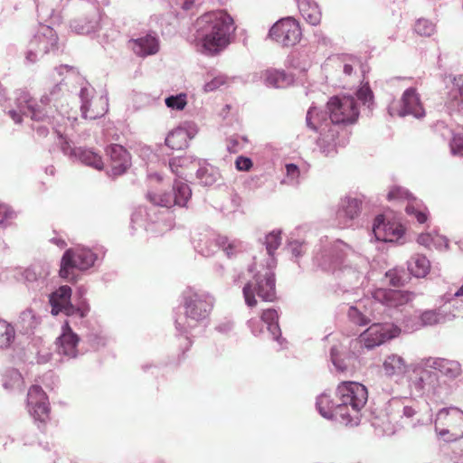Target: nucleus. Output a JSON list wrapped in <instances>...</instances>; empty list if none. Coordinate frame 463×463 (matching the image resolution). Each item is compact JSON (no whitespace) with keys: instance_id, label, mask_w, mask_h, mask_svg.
<instances>
[{"instance_id":"obj_1","label":"nucleus","mask_w":463,"mask_h":463,"mask_svg":"<svg viewBox=\"0 0 463 463\" xmlns=\"http://www.w3.org/2000/svg\"><path fill=\"white\" fill-rule=\"evenodd\" d=\"M313 262L326 272H338L344 287L352 288L363 284L369 261L364 256L354 251L342 241H330L327 237L320 239L316 246Z\"/></svg>"},{"instance_id":"obj_2","label":"nucleus","mask_w":463,"mask_h":463,"mask_svg":"<svg viewBox=\"0 0 463 463\" xmlns=\"http://www.w3.org/2000/svg\"><path fill=\"white\" fill-rule=\"evenodd\" d=\"M368 400L366 387L357 382H343L335 391V398L324 392L317 398L319 414L327 420H335L345 426L360 423L361 410Z\"/></svg>"},{"instance_id":"obj_3","label":"nucleus","mask_w":463,"mask_h":463,"mask_svg":"<svg viewBox=\"0 0 463 463\" xmlns=\"http://www.w3.org/2000/svg\"><path fill=\"white\" fill-rule=\"evenodd\" d=\"M281 232L272 231L264 237L263 244L266 247L268 259L266 266L256 270V264L250 265L249 273L252 274V279L249 280L242 288L245 303L248 307H254L257 304L255 295L264 301L271 302L276 298V280L273 269L277 261L274 257L275 250L281 244Z\"/></svg>"},{"instance_id":"obj_4","label":"nucleus","mask_w":463,"mask_h":463,"mask_svg":"<svg viewBox=\"0 0 463 463\" xmlns=\"http://www.w3.org/2000/svg\"><path fill=\"white\" fill-rule=\"evenodd\" d=\"M195 38L201 43V52L214 55L225 49L234 32L233 19L223 10L209 12L200 16L195 24Z\"/></svg>"},{"instance_id":"obj_5","label":"nucleus","mask_w":463,"mask_h":463,"mask_svg":"<svg viewBox=\"0 0 463 463\" xmlns=\"http://www.w3.org/2000/svg\"><path fill=\"white\" fill-rule=\"evenodd\" d=\"M214 303V297L206 290L188 287L183 291L182 307L184 314L175 318V326L176 332L184 335L189 344L192 331L207 321Z\"/></svg>"},{"instance_id":"obj_6","label":"nucleus","mask_w":463,"mask_h":463,"mask_svg":"<svg viewBox=\"0 0 463 463\" xmlns=\"http://www.w3.org/2000/svg\"><path fill=\"white\" fill-rule=\"evenodd\" d=\"M192 196V190L189 185L181 180H175L173 184L172 190L165 193H148L147 198L152 203L148 208L140 206L131 215V227H144L149 231V223H156L160 220L161 213L157 209L158 206L166 209L177 205L180 207L186 206Z\"/></svg>"},{"instance_id":"obj_7","label":"nucleus","mask_w":463,"mask_h":463,"mask_svg":"<svg viewBox=\"0 0 463 463\" xmlns=\"http://www.w3.org/2000/svg\"><path fill=\"white\" fill-rule=\"evenodd\" d=\"M63 79L43 95L40 102H36L30 94L21 91L15 99V108L10 109L7 113L16 123H21L23 117H29L35 121H47L52 123L55 118L54 113L58 111V98L61 91Z\"/></svg>"},{"instance_id":"obj_8","label":"nucleus","mask_w":463,"mask_h":463,"mask_svg":"<svg viewBox=\"0 0 463 463\" xmlns=\"http://www.w3.org/2000/svg\"><path fill=\"white\" fill-rule=\"evenodd\" d=\"M315 121L339 129L341 126L354 123L359 117L356 100L352 96H333L326 103V110L315 106Z\"/></svg>"},{"instance_id":"obj_9","label":"nucleus","mask_w":463,"mask_h":463,"mask_svg":"<svg viewBox=\"0 0 463 463\" xmlns=\"http://www.w3.org/2000/svg\"><path fill=\"white\" fill-rule=\"evenodd\" d=\"M434 422L437 435L446 441L455 440L463 437V411L457 407H445L436 414L433 419L431 410L429 409L426 417H420L412 426L428 425Z\"/></svg>"},{"instance_id":"obj_10","label":"nucleus","mask_w":463,"mask_h":463,"mask_svg":"<svg viewBox=\"0 0 463 463\" xmlns=\"http://www.w3.org/2000/svg\"><path fill=\"white\" fill-rule=\"evenodd\" d=\"M102 248L90 249L85 246H77L64 251L61 260L59 274L68 281H76L74 269L85 271L99 263L104 257Z\"/></svg>"},{"instance_id":"obj_11","label":"nucleus","mask_w":463,"mask_h":463,"mask_svg":"<svg viewBox=\"0 0 463 463\" xmlns=\"http://www.w3.org/2000/svg\"><path fill=\"white\" fill-rule=\"evenodd\" d=\"M409 386L417 395L438 399L447 397L452 391V386L447 382H441L437 373L424 364V360L414 367Z\"/></svg>"},{"instance_id":"obj_12","label":"nucleus","mask_w":463,"mask_h":463,"mask_svg":"<svg viewBox=\"0 0 463 463\" xmlns=\"http://www.w3.org/2000/svg\"><path fill=\"white\" fill-rule=\"evenodd\" d=\"M60 50L57 33L50 24H43L28 43L24 56L25 64H34L45 55H56Z\"/></svg>"},{"instance_id":"obj_13","label":"nucleus","mask_w":463,"mask_h":463,"mask_svg":"<svg viewBox=\"0 0 463 463\" xmlns=\"http://www.w3.org/2000/svg\"><path fill=\"white\" fill-rule=\"evenodd\" d=\"M51 314H63L68 317L82 319L88 316L90 307L87 299L80 298L76 304L71 303V288L64 285L49 295Z\"/></svg>"},{"instance_id":"obj_14","label":"nucleus","mask_w":463,"mask_h":463,"mask_svg":"<svg viewBox=\"0 0 463 463\" xmlns=\"http://www.w3.org/2000/svg\"><path fill=\"white\" fill-rule=\"evenodd\" d=\"M372 323L357 339L352 342V348L372 350L400 334V328L393 324L374 321Z\"/></svg>"},{"instance_id":"obj_15","label":"nucleus","mask_w":463,"mask_h":463,"mask_svg":"<svg viewBox=\"0 0 463 463\" xmlns=\"http://www.w3.org/2000/svg\"><path fill=\"white\" fill-rule=\"evenodd\" d=\"M315 112L314 109H308L306 117L307 126L311 130L319 133L317 145L320 151L326 156H333L337 152V146L344 145V142L340 141L339 129L315 121Z\"/></svg>"},{"instance_id":"obj_16","label":"nucleus","mask_w":463,"mask_h":463,"mask_svg":"<svg viewBox=\"0 0 463 463\" xmlns=\"http://www.w3.org/2000/svg\"><path fill=\"white\" fill-rule=\"evenodd\" d=\"M445 108L454 119L463 118V74H449L444 78Z\"/></svg>"},{"instance_id":"obj_17","label":"nucleus","mask_w":463,"mask_h":463,"mask_svg":"<svg viewBox=\"0 0 463 463\" xmlns=\"http://www.w3.org/2000/svg\"><path fill=\"white\" fill-rule=\"evenodd\" d=\"M388 113L392 117L411 116L416 119H421L426 115L420 95L416 89L411 87L404 90L399 102H392L388 106Z\"/></svg>"},{"instance_id":"obj_18","label":"nucleus","mask_w":463,"mask_h":463,"mask_svg":"<svg viewBox=\"0 0 463 463\" xmlns=\"http://www.w3.org/2000/svg\"><path fill=\"white\" fill-rule=\"evenodd\" d=\"M279 317L278 311L275 308H268L263 310L260 320L250 319L248 326L255 336H260L263 333L262 326L265 325L270 338L277 342L280 348H284L287 341L281 335Z\"/></svg>"},{"instance_id":"obj_19","label":"nucleus","mask_w":463,"mask_h":463,"mask_svg":"<svg viewBox=\"0 0 463 463\" xmlns=\"http://www.w3.org/2000/svg\"><path fill=\"white\" fill-rule=\"evenodd\" d=\"M269 36L283 46H293L301 37L298 23L293 17L279 20L269 30Z\"/></svg>"},{"instance_id":"obj_20","label":"nucleus","mask_w":463,"mask_h":463,"mask_svg":"<svg viewBox=\"0 0 463 463\" xmlns=\"http://www.w3.org/2000/svg\"><path fill=\"white\" fill-rule=\"evenodd\" d=\"M378 309L375 299L373 297H365L349 306L347 317L353 324L365 326L375 320V312Z\"/></svg>"},{"instance_id":"obj_21","label":"nucleus","mask_w":463,"mask_h":463,"mask_svg":"<svg viewBox=\"0 0 463 463\" xmlns=\"http://www.w3.org/2000/svg\"><path fill=\"white\" fill-rule=\"evenodd\" d=\"M106 156L109 158V169L107 175L109 177L116 178L123 175L132 165L130 153L121 145L110 144L105 149Z\"/></svg>"},{"instance_id":"obj_22","label":"nucleus","mask_w":463,"mask_h":463,"mask_svg":"<svg viewBox=\"0 0 463 463\" xmlns=\"http://www.w3.org/2000/svg\"><path fill=\"white\" fill-rule=\"evenodd\" d=\"M95 94V90L90 84L85 83L80 87L79 98L80 99V113L85 119H96L103 117L109 110V99L107 95H101L96 99L99 109H90V103Z\"/></svg>"},{"instance_id":"obj_23","label":"nucleus","mask_w":463,"mask_h":463,"mask_svg":"<svg viewBox=\"0 0 463 463\" xmlns=\"http://www.w3.org/2000/svg\"><path fill=\"white\" fill-rule=\"evenodd\" d=\"M388 201L408 200L405 212L414 217L419 223H424L428 219V213L423 203L412 197L411 194L404 187L394 185L387 194Z\"/></svg>"},{"instance_id":"obj_24","label":"nucleus","mask_w":463,"mask_h":463,"mask_svg":"<svg viewBox=\"0 0 463 463\" xmlns=\"http://www.w3.org/2000/svg\"><path fill=\"white\" fill-rule=\"evenodd\" d=\"M27 407L30 415L40 423L49 420L50 404L48 397L41 386H32L27 393Z\"/></svg>"},{"instance_id":"obj_25","label":"nucleus","mask_w":463,"mask_h":463,"mask_svg":"<svg viewBox=\"0 0 463 463\" xmlns=\"http://www.w3.org/2000/svg\"><path fill=\"white\" fill-rule=\"evenodd\" d=\"M80 343V336L74 333L66 321L61 326V333L56 338L55 345L58 354L62 356L63 359L70 360L75 359L84 354L78 348Z\"/></svg>"},{"instance_id":"obj_26","label":"nucleus","mask_w":463,"mask_h":463,"mask_svg":"<svg viewBox=\"0 0 463 463\" xmlns=\"http://www.w3.org/2000/svg\"><path fill=\"white\" fill-rule=\"evenodd\" d=\"M424 364L436 372L441 382H447L450 385L462 374L461 364L456 360L429 357L424 360Z\"/></svg>"},{"instance_id":"obj_27","label":"nucleus","mask_w":463,"mask_h":463,"mask_svg":"<svg viewBox=\"0 0 463 463\" xmlns=\"http://www.w3.org/2000/svg\"><path fill=\"white\" fill-rule=\"evenodd\" d=\"M61 149L65 156L73 161L79 160L82 164L95 169H103L104 163L101 156L92 149L72 146L67 140H61Z\"/></svg>"},{"instance_id":"obj_28","label":"nucleus","mask_w":463,"mask_h":463,"mask_svg":"<svg viewBox=\"0 0 463 463\" xmlns=\"http://www.w3.org/2000/svg\"><path fill=\"white\" fill-rule=\"evenodd\" d=\"M373 233L376 241L399 242L405 233V229L402 224L386 222L384 216L380 214L373 221Z\"/></svg>"},{"instance_id":"obj_29","label":"nucleus","mask_w":463,"mask_h":463,"mask_svg":"<svg viewBox=\"0 0 463 463\" xmlns=\"http://www.w3.org/2000/svg\"><path fill=\"white\" fill-rule=\"evenodd\" d=\"M414 294L410 291H402L389 288H377L373 292L378 308H398L408 304L413 299Z\"/></svg>"},{"instance_id":"obj_30","label":"nucleus","mask_w":463,"mask_h":463,"mask_svg":"<svg viewBox=\"0 0 463 463\" xmlns=\"http://www.w3.org/2000/svg\"><path fill=\"white\" fill-rule=\"evenodd\" d=\"M197 132L196 124L184 122L168 133L165 143L172 150H182L188 146L189 140L193 139Z\"/></svg>"},{"instance_id":"obj_31","label":"nucleus","mask_w":463,"mask_h":463,"mask_svg":"<svg viewBox=\"0 0 463 463\" xmlns=\"http://www.w3.org/2000/svg\"><path fill=\"white\" fill-rule=\"evenodd\" d=\"M362 201L358 198L346 196L341 199L338 209L335 213V220L340 228H347L351 226L360 213Z\"/></svg>"},{"instance_id":"obj_32","label":"nucleus","mask_w":463,"mask_h":463,"mask_svg":"<svg viewBox=\"0 0 463 463\" xmlns=\"http://www.w3.org/2000/svg\"><path fill=\"white\" fill-rule=\"evenodd\" d=\"M194 250L204 257L213 255L221 246L227 243V237L216 235L213 232H206L199 234L198 239H194Z\"/></svg>"},{"instance_id":"obj_33","label":"nucleus","mask_w":463,"mask_h":463,"mask_svg":"<svg viewBox=\"0 0 463 463\" xmlns=\"http://www.w3.org/2000/svg\"><path fill=\"white\" fill-rule=\"evenodd\" d=\"M460 311H458V314L451 313L448 311L446 307L424 310L419 317V326L412 328V330H417L420 326H433L439 324H444L460 316Z\"/></svg>"},{"instance_id":"obj_34","label":"nucleus","mask_w":463,"mask_h":463,"mask_svg":"<svg viewBox=\"0 0 463 463\" xmlns=\"http://www.w3.org/2000/svg\"><path fill=\"white\" fill-rule=\"evenodd\" d=\"M134 52L141 57L153 55L159 50V42L156 34L147 33L130 41Z\"/></svg>"},{"instance_id":"obj_35","label":"nucleus","mask_w":463,"mask_h":463,"mask_svg":"<svg viewBox=\"0 0 463 463\" xmlns=\"http://www.w3.org/2000/svg\"><path fill=\"white\" fill-rule=\"evenodd\" d=\"M302 17L311 25L321 22L322 13L319 5L314 0H296Z\"/></svg>"},{"instance_id":"obj_36","label":"nucleus","mask_w":463,"mask_h":463,"mask_svg":"<svg viewBox=\"0 0 463 463\" xmlns=\"http://www.w3.org/2000/svg\"><path fill=\"white\" fill-rule=\"evenodd\" d=\"M198 169L196 170V178L200 184L203 186H212L221 178L220 172L214 166L206 164L199 159Z\"/></svg>"},{"instance_id":"obj_37","label":"nucleus","mask_w":463,"mask_h":463,"mask_svg":"<svg viewBox=\"0 0 463 463\" xmlns=\"http://www.w3.org/2000/svg\"><path fill=\"white\" fill-rule=\"evenodd\" d=\"M383 368L386 376H399L407 371V363L401 355L392 354L385 357Z\"/></svg>"},{"instance_id":"obj_38","label":"nucleus","mask_w":463,"mask_h":463,"mask_svg":"<svg viewBox=\"0 0 463 463\" xmlns=\"http://www.w3.org/2000/svg\"><path fill=\"white\" fill-rule=\"evenodd\" d=\"M264 82L268 87L276 89L286 88L292 84L293 76L279 70H267L264 73Z\"/></svg>"},{"instance_id":"obj_39","label":"nucleus","mask_w":463,"mask_h":463,"mask_svg":"<svg viewBox=\"0 0 463 463\" xmlns=\"http://www.w3.org/2000/svg\"><path fill=\"white\" fill-rule=\"evenodd\" d=\"M410 273L416 278L426 277L430 269V260L422 254H415L408 261Z\"/></svg>"},{"instance_id":"obj_40","label":"nucleus","mask_w":463,"mask_h":463,"mask_svg":"<svg viewBox=\"0 0 463 463\" xmlns=\"http://www.w3.org/2000/svg\"><path fill=\"white\" fill-rule=\"evenodd\" d=\"M38 325L39 318L32 309H25L20 314L17 326L23 334L27 335L33 333Z\"/></svg>"},{"instance_id":"obj_41","label":"nucleus","mask_w":463,"mask_h":463,"mask_svg":"<svg viewBox=\"0 0 463 463\" xmlns=\"http://www.w3.org/2000/svg\"><path fill=\"white\" fill-rule=\"evenodd\" d=\"M83 343H86L89 345V348L85 351H88L89 349L98 350L100 347L105 346L106 337L100 328H93L84 335Z\"/></svg>"},{"instance_id":"obj_42","label":"nucleus","mask_w":463,"mask_h":463,"mask_svg":"<svg viewBox=\"0 0 463 463\" xmlns=\"http://www.w3.org/2000/svg\"><path fill=\"white\" fill-rule=\"evenodd\" d=\"M288 66L306 71L310 66L309 55L305 52H293L287 59Z\"/></svg>"},{"instance_id":"obj_43","label":"nucleus","mask_w":463,"mask_h":463,"mask_svg":"<svg viewBox=\"0 0 463 463\" xmlns=\"http://www.w3.org/2000/svg\"><path fill=\"white\" fill-rule=\"evenodd\" d=\"M24 379L22 374L16 369L7 370L4 375L3 386L6 390L15 391L21 390L23 387Z\"/></svg>"},{"instance_id":"obj_44","label":"nucleus","mask_w":463,"mask_h":463,"mask_svg":"<svg viewBox=\"0 0 463 463\" xmlns=\"http://www.w3.org/2000/svg\"><path fill=\"white\" fill-rule=\"evenodd\" d=\"M15 337L14 326L6 321L0 319V349L10 347Z\"/></svg>"},{"instance_id":"obj_45","label":"nucleus","mask_w":463,"mask_h":463,"mask_svg":"<svg viewBox=\"0 0 463 463\" xmlns=\"http://www.w3.org/2000/svg\"><path fill=\"white\" fill-rule=\"evenodd\" d=\"M286 176L281 180V184L290 186H298L300 184V169L294 163L285 165Z\"/></svg>"},{"instance_id":"obj_46","label":"nucleus","mask_w":463,"mask_h":463,"mask_svg":"<svg viewBox=\"0 0 463 463\" xmlns=\"http://www.w3.org/2000/svg\"><path fill=\"white\" fill-rule=\"evenodd\" d=\"M197 159L193 156H178L171 158L169 161V167L173 173L177 176L182 177L184 173L179 171V168H187L190 164H195L198 165Z\"/></svg>"},{"instance_id":"obj_47","label":"nucleus","mask_w":463,"mask_h":463,"mask_svg":"<svg viewBox=\"0 0 463 463\" xmlns=\"http://www.w3.org/2000/svg\"><path fill=\"white\" fill-rule=\"evenodd\" d=\"M388 283L393 287H401L405 284L409 276L402 268H394L385 273Z\"/></svg>"},{"instance_id":"obj_48","label":"nucleus","mask_w":463,"mask_h":463,"mask_svg":"<svg viewBox=\"0 0 463 463\" xmlns=\"http://www.w3.org/2000/svg\"><path fill=\"white\" fill-rule=\"evenodd\" d=\"M435 30L436 25L431 21L424 18L418 19L414 26L416 33L421 36L429 37L434 33Z\"/></svg>"},{"instance_id":"obj_49","label":"nucleus","mask_w":463,"mask_h":463,"mask_svg":"<svg viewBox=\"0 0 463 463\" xmlns=\"http://www.w3.org/2000/svg\"><path fill=\"white\" fill-rule=\"evenodd\" d=\"M356 97L363 105L366 106L370 109H372L373 104V95L368 83L364 84L357 90Z\"/></svg>"},{"instance_id":"obj_50","label":"nucleus","mask_w":463,"mask_h":463,"mask_svg":"<svg viewBox=\"0 0 463 463\" xmlns=\"http://www.w3.org/2000/svg\"><path fill=\"white\" fill-rule=\"evenodd\" d=\"M165 102L167 108L173 110H182L187 103L186 94L179 93L177 95H171L165 99Z\"/></svg>"},{"instance_id":"obj_51","label":"nucleus","mask_w":463,"mask_h":463,"mask_svg":"<svg viewBox=\"0 0 463 463\" xmlns=\"http://www.w3.org/2000/svg\"><path fill=\"white\" fill-rule=\"evenodd\" d=\"M47 273L38 271V267L32 266L24 271V279L29 283H37V285L43 284Z\"/></svg>"},{"instance_id":"obj_52","label":"nucleus","mask_w":463,"mask_h":463,"mask_svg":"<svg viewBox=\"0 0 463 463\" xmlns=\"http://www.w3.org/2000/svg\"><path fill=\"white\" fill-rule=\"evenodd\" d=\"M343 71L345 75L350 76L357 68H361L362 61L355 56L345 55L342 58Z\"/></svg>"},{"instance_id":"obj_53","label":"nucleus","mask_w":463,"mask_h":463,"mask_svg":"<svg viewBox=\"0 0 463 463\" xmlns=\"http://www.w3.org/2000/svg\"><path fill=\"white\" fill-rule=\"evenodd\" d=\"M330 360L336 371L344 372L347 368V364L342 358L341 351L338 346H332L330 349Z\"/></svg>"},{"instance_id":"obj_54","label":"nucleus","mask_w":463,"mask_h":463,"mask_svg":"<svg viewBox=\"0 0 463 463\" xmlns=\"http://www.w3.org/2000/svg\"><path fill=\"white\" fill-rule=\"evenodd\" d=\"M434 240L442 241L445 243L446 247L449 246V241L446 237L440 236L439 234H432L430 232L421 233L420 235H419L417 241L419 244L429 248L431 245H433Z\"/></svg>"},{"instance_id":"obj_55","label":"nucleus","mask_w":463,"mask_h":463,"mask_svg":"<svg viewBox=\"0 0 463 463\" xmlns=\"http://www.w3.org/2000/svg\"><path fill=\"white\" fill-rule=\"evenodd\" d=\"M221 249L225 252L228 258H232L236 255L237 252L243 250V244L239 240H229L227 238V243L224 246H221Z\"/></svg>"},{"instance_id":"obj_56","label":"nucleus","mask_w":463,"mask_h":463,"mask_svg":"<svg viewBox=\"0 0 463 463\" xmlns=\"http://www.w3.org/2000/svg\"><path fill=\"white\" fill-rule=\"evenodd\" d=\"M213 76V79L205 82L203 85V90L205 92L213 91L227 82V77L223 74L219 73Z\"/></svg>"},{"instance_id":"obj_57","label":"nucleus","mask_w":463,"mask_h":463,"mask_svg":"<svg viewBox=\"0 0 463 463\" xmlns=\"http://www.w3.org/2000/svg\"><path fill=\"white\" fill-rule=\"evenodd\" d=\"M288 250L296 257H301L307 250V245L304 241H290L288 244Z\"/></svg>"},{"instance_id":"obj_58","label":"nucleus","mask_w":463,"mask_h":463,"mask_svg":"<svg viewBox=\"0 0 463 463\" xmlns=\"http://www.w3.org/2000/svg\"><path fill=\"white\" fill-rule=\"evenodd\" d=\"M449 146L452 155L463 156V134L453 135Z\"/></svg>"},{"instance_id":"obj_59","label":"nucleus","mask_w":463,"mask_h":463,"mask_svg":"<svg viewBox=\"0 0 463 463\" xmlns=\"http://www.w3.org/2000/svg\"><path fill=\"white\" fill-rule=\"evenodd\" d=\"M253 166L252 160L244 156H239L235 160V167L238 171L247 172Z\"/></svg>"},{"instance_id":"obj_60","label":"nucleus","mask_w":463,"mask_h":463,"mask_svg":"<svg viewBox=\"0 0 463 463\" xmlns=\"http://www.w3.org/2000/svg\"><path fill=\"white\" fill-rule=\"evenodd\" d=\"M243 148L242 144L240 141V136L235 135L227 139V150L230 153L235 154L240 152Z\"/></svg>"},{"instance_id":"obj_61","label":"nucleus","mask_w":463,"mask_h":463,"mask_svg":"<svg viewBox=\"0 0 463 463\" xmlns=\"http://www.w3.org/2000/svg\"><path fill=\"white\" fill-rule=\"evenodd\" d=\"M14 211L6 204H0V225H5L8 220L14 217Z\"/></svg>"},{"instance_id":"obj_62","label":"nucleus","mask_w":463,"mask_h":463,"mask_svg":"<svg viewBox=\"0 0 463 463\" xmlns=\"http://www.w3.org/2000/svg\"><path fill=\"white\" fill-rule=\"evenodd\" d=\"M419 406L416 404L404 405L402 408V415L406 418H412L414 415L419 413Z\"/></svg>"},{"instance_id":"obj_63","label":"nucleus","mask_w":463,"mask_h":463,"mask_svg":"<svg viewBox=\"0 0 463 463\" xmlns=\"http://www.w3.org/2000/svg\"><path fill=\"white\" fill-rule=\"evenodd\" d=\"M201 4H198L197 2L194 0H183L180 3V6L184 11L189 12L193 11L195 7L200 5Z\"/></svg>"},{"instance_id":"obj_64","label":"nucleus","mask_w":463,"mask_h":463,"mask_svg":"<svg viewBox=\"0 0 463 463\" xmlns=\"http://www.w3.org/2000/svg\"><path fill=\"white\" fill-rule=\"evenodd\" d=\"M315 38L317 42L322 45H328L330 43V40L320 31L315 33Z\"/></svg>"}]
</instances>
